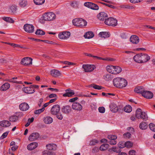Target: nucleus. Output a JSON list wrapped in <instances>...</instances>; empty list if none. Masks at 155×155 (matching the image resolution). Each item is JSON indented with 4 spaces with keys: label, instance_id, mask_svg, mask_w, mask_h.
Wrapping results in <instances>:
<instances>
[{
    "label": "nucleus",
    "instance_id": "nucleus-1",
    "mask_svg": "<svg viewBox=\"0 0 155 155\" xmlns=\"http://www.w3.org/2000/svg\"><path fill=\"white\" fill-rule=\"evenodd\" d=\"M73 25L77 27L82 28L86 25L87 22L82 18H75L73 20Z\"/></svg>",
    "mask_w": 155,
    "mask_h": 155
},
{
    "label": "nucleus",
    "instance_id": "nucleus-2",
    "mask_svg": "<svg viewBox=\"0 0 155 155\" xmlns=\"http://www.w3.org/2000/svg\"><path fill=\"white\" fill-rule=\"evenodd\" d=\"M135 115L138 119H142L145 120H147L148 117L147 114L144 112H143L140 108H138L137 110Z\"/></svg>",
    "mask_w": 155,
    "mask_h": 155
},
{
    "label": "nucleus",
    "instance_id": "nucleus-3",
    "mask_svg": "<svg viewBox=\"0 0 155 155\" xmlns=\"http://www.w3.org/2000/svg\"><path fill=\"white\" fill-rule=\"evenodd\" d=\"M55 18V14L52 12H49L45 13L43 15V19L45 21H51Z\"/></svg>",
    "mask_w": 155,
    "mask_h": 155
},
{
    "label": "nucleus",
    "instance_id": "nucleus-4",
    "mask_svg": "<svg viewBox=\"0 0 155 155\" xmlns=\"http://www.w3.org/2000/svg\"><path fill=\"white\" fill-rule=\"evenodd\" d=\"M104 23L109 26H115L117 25V20L113 18L110 17L105 21Z\"/></svg>",
    "mask_w": 155,
    "mask_h": 155
},
{
    "label": "nucleus",
    "instance_id": "nucleus-5",
    "mask_svg": "<svg viewBox=\"0 0 155 155\" xmlns=\"http://www.w3.org/2000/svg\"><path fill=\"white\" fill-rule=\"evenodd\" d=\"M23 28L26 32L31 33L34 32V27L32 25L26 24L24 25Z\"/></svg>",
    "mask_w": 155,
    "mask_h": 155
},
{
    "label": "nucleus",
    "instance_id": "nucleus-6",
    "mask_svg": "<svg viewBox=\"0 0 155 155\" xmlns=\"http://www.w3.org/2000/svg\"><path fill=\"white\" fill-rule=\"evenodd\" d=\"M32 59L28 57H25L22 59L21 64L24 65H28L32 64Z\"/></svg>",
    "mask_w": 155,
    "mask_h": 155
},
{
    "label": "nucleus",
    "instance_id": "nucleus-7",
    "mask_svg": "<svg viewBox=\"0 0 155 155\" xmlns=\"http://www.w3.org/2000/svg\"><path fill=\"white\" fill-rule=\"evenodd\" d=\"M60 110V106L58 104L53 105L51 110V113L54 115L57 114L59 112Z\"/></svg>",
    "mask_w": 155,
    "mask_h": 155
},
{
    "label": "nucleus",
    "instance_id": "nucleus-8",
    "mask_svg": "<svg viewBox=\"0 0 155 155\" xmlns=\"http://www.w3.org/2000/svg\"><path fill=\"white\" fill-rule=\"evenodd\" d=\"M71 33L69 31H64L58 34V37L62 39H66L69 38Z\"/></svg>",
    "mask_w": 155,
    "mask_h": 155
},
{
    "label": "nucleus",
    "instance_id": "nucleus-9",
    "mask_svg": "<svg viewBox=\"0 0 155 155\" xmlns=\"http://www.w3.org/2000/svg\"><path fill=\"white\" fill-rule=\"evenodd\" d=\"M82 68L84 69L85 72H89L93 71L95 68V67L93 65L84 64Z\"/></svg>",
    "mask_w": 155,
    "mask_h": 155
},
{
    "label": "nucleus",
    "instance_id": "nucleus-10",
    "mask_svg": "<svg viewBox=\"0 0 155 155\" xmlns=\"http://www.w3.org/2000/svg\"><path fill=\"white\" fill-rule=\"evenodd\" d=\"M72 108L73 110L80 111L82 109V106L79 103L76 102L73 103L72 105Z\"/></svg>",
    "mask_w": 155,
    "mask_h": 155
},
{
    "label": "nucleus",
    "instance_id": "nucleus-11",
    "mask_svg": "<svg viewBox=\"0 0 155 155\" xmlns=\"http://www.w3.org/2000/svg\"><path fill=\"white\" fill-rule=\"evenodd\" d=\"M39 137V134L38 133L36 132L33 133L31 134L28 137V140L31 141H34L37 139Z\"/></svg>",
    "mask_w": 155,
    "mask_h": 155
},
{
    "label": "nucleus",
    "instance_id": "nucleus-12",
    "mask_svg": "<svg viewBox=\"0 0 155 155\" xmlns=\"http://www.w3.org/2000/svg\"><path fill=\"white\" fill-rule=\"evenodd\" d=\"M130 41L133 44H137L139 41V38L136 35H132L130 39Z\"/></svg>",
    "mask_w": 155,
    "mask_h": 155
},
{
    "label": "nucleus",
    "instance_id": "nucleus-13",
    "mask_svg": "<svg viewBox=\"0 0 155 155\" xmlns=\"http://www.w3.org/2000/svg\"><path fill=\"white\" fill-rule=\"evenodd\" d=\"M20 110L23 111L28 110L29 107L28 104L24 102L21 104L19 106Z\"/></svg>",
    "mask_w": 155,
    "mask_h": 155
},
{
    "label": "nucleus",
    "instance_id": "nucleus-14",
    "mask_svg": "<svg viewBox=\"0 0 155 155\" xmlns=\"http://www.w3.org/2000/svg\"><path fill=\"white\" fill-rule=\"evenodd\" d=\"M142 96L147 99H151L153 97V94L151 92L145 90L143 93H142Z\"/></svg>",
    "mask_w": 155,
    "mask_h": 155
},
{
    "label": "nucleus",
    "instance_id": "nucleus-15",
    "mask_svg": "<svg viewBox=\"0 0 155 155\" xmlns=\"http://www.w3.org/2000/svg\"><path fill=\"white\" fill-rule=\"evenodd\" d=\"M98 18L101 21H105L108 18L107 15L104 12H100L97 16Z\"/></svg>",
    "mask_w": 155,
    "mask_h": 155
},
{
    "label": "nucleus",
    "instance_id": "nucleus-16",
    "mask_svg": "<svg viewBox=\"0 0 155 155\" xmlns=\"http://www.w3.org/2000/svg\"><path fill=\"white\" fill-rule=\"evenodd\" d=\"M23 91L27 94H32L35 92V90L33 89L31 85L29 87H25L23 88Z\"/></svg>",
    "mask_w": 155,
    "mask_h": 155
},
{
    "label": "nucleus",
    "instance_id": "nucleus-17",
    "mask_svg": "<svg viewBox=\"0 0 155 155\" xmlns=\"http://www.w3.org/2000/svg\"><path fill=\"white\" fill-rule=\"evenodd\" d=\"M141 54L142 63L146 62L150 60V57L147 54L142 53H141Z\"/></svg>",
    "mask_w": 155,
    "mask_h": 155
},
{
    "label": "nucleus",
    "instance_id": "nucleus-18",
    "mask_svg": "<svg viewBox=\"0 0 155 155\" xmlns=\"http://www.w3.org/2000/svg\"><path fill=\"white\" fill-rule=\"evenodd\" d=\"M71 106L69 105L64 106L61 109L62 111L65 114L69 113L71 112Z\"/></svg>",
    "mask_w": 155,
    "mask_h": 155
},
{
    "label": "nucleus",
    "instance_id": "nucleus-19",
    "mask_svg": "<svg viewBox=\"0 0 155 155\" xmlns=\"http://www.w3.org/2000/svg\"><path fill=\"white\" fill-rule=\"evenodd\" d=\"M121 79L122 78H116L113 79V84L114 86L119 88Z\"/></svg>",
    "mask_w": 155,
    "mask_h": 155
},
{
    "label": "nucleus",
    "instance_id": "nucleus-20",
    "mask_svg": "<svg viewBox=\"0 0 155 155\" xmlns=\"http://www.w3.org/2000/svg\"><path fill=\"white\" fill-rule=\"evenodd\" d=\"M51 75L54 77H57L61 75V72L56 69L52 70L51 71Z\"/></svg>",
    "mask_w": 155,
    "mask_h": 155
},
{
    "label": "nucleus",
    "instance_id": "nucleus-21",
    "mask_svg": "<svg viewBox=\"0 0 155 155\" xmlns=\"http://www.w3.org/2000/svg\"><path fill=\"white\" fill-rule=\"evenodd\" d=\"M38 146V143L36 142H33L29 144L27 146L28 150H31L35 148Z\"/></svg>",
    "mask_w": 155,
    "mask_h": 155
},
{
    "label": "nucleus",
    "instance_id": "nucleus-22",
    "mask_svg": "<svg viewBox=\"0 0 155 155\" xmlns=\"http://www.w3.org/2000/svg\"><path fill=\"white\" fill-rule=\"evenodd\" d=\"M134 60L136 62L142 63L141 54H138L135 55L133 58Z\"/></svg>",
    "mask_w": 155,
    "mask_h": 155
},
{
    "label": "nucleus",
    "instance_id": "nucleus-23",
    "mask_svg": "<svg viewBox=\"0 0 155 155\" xmlns=\"http://www.w3.org/2000/svg\"><path fill=\"white\" fill-rule=\"evenodd\" d=\"M145 90L142 87L139 86L136 87L134 90V91L137 93H140L142 95V93H143Z\"/></svg>",
    "mask_w": 155,
    "mask_h": 155
},
{
    "label": "nucleus",
    "instance_id": "nucleus-24",
    "mask_svg": "<svg viewBox=\"0 0 155 155\" xmlns=\"http://www.w3.org/2000/svg\"><path fill=\"white\" fill-rule=\"evenodd\" d=\"M127 81L124 79L122 78L119 88H122L125 87L127 85Z\"/></svg>",
    "mask_w": 155,
    "mask_h": 155
},
{
    "label": "nucleus",
    "instance_id": "nucleus-25",
    "mask_svg": "<svg viewBox=\"0 0 155 155\" xmlns=\"http://www.w3.org/2000/svg\"><path fill=\"white\" fill-rule=\"evenodd\" d=\"M46 147L48 149L50 150H56L57 148L56 145L53 143L47 144L46 145Z\"/></svg>",
    "mask_w": 155,
    "mask_h": 155
},
{
    "label": "nucleus",
    "instance_id": "nucleus-26",
    "mask_svg": "<svg viewBox=\"0 0 155 155\" xmlns=\"http://www.w3.org/2000/svg\"><path fill=\"white\" fill-rule=\"evenodd\" d=\"M114 69H113V71H112L113 72V74H119L121 71V68L119 66H114Z\"/></svg>",
    "mask_w": 155,
    "mask_h": 155
},
{
    "label": "nucleus",
    "instance_id": "nucleus-27",
    "mask_svg": "<svg viewBox=\"0 0 155 155\" xmlns=\"http://www.w3.org/2000/svg\"><path fill=\"white\" fill-rule=\"evenodd\" d=\"M11 125V123L8 120H3L0 123V125L4 127H7Z\"/></svg>",
    "mask_w": 155,
    "mask_h": 155
},
{
    "label": "nucleus",
    "instance_id": "nucleus-28",
    "mask_svg": "<svg viewBox=\"0 0 155 155\" xmlns=\"http://www.w3.org/2000/svg\"><path fill=\"white\" fill-rule=\"evenodd\" d=\"M110 107L111 110L114 112H117L119 109L118 107L114 104H111L110 105Z\"/></svg>",
    "mask_w": 155,
    "mask_h": 155
},
{
    "label": "nucleus",
    "instance_id": "nucleus-29",
    "mask_svg": "<svg viewBox=\"0 0 155 155\" xmlns=\"http://www.w3.org/2000/svg\"><path fill=\"white\" fill-rule=\"evenodd\" d=\"M10 87V85L8 83H5L3 84L0 87V90L2 91H6Z\"/></svg>",
    "mask_w": 155,
    "mask_h": 155
},
{
    "label": "nucleus",
    "instance_id": "nucleus-30",
    "mask_svg": "<svg viewBox=\"0 0 155 155\" xmlns=\"http://www.w3.org/2000/svg\"><path fill=\"white\" fill-rule=\"evenodd\" d=\"M19 5L22 8L27 6L28 5V2L26 0H21L19 2Z\"/></svg>",
    "mask_w": 155,
    "mask_h": 155
},
{
    "label": "nucleus",
    "instance_id": "nucleus-31",
    "mask_svg": "<svg viewBox=\"0 0 155 155\" xmlns=\"http://www.w3.org/2000/svg\"><path fill=\"white\" fill-rule=\"evenodd\" d=\"M94 35L92 31H88L86 33L84 36L85 38L90 39L93 38Z\"/></svg>",
    "mask_w": 155,
    "mask_h": 155
},
{
    "label": "nucleus",
    "instance_id": "nucleus-32",
    "mask_svg": "<svg viewBox=\"0 0 155 155\" xmlns=\"http://www.w3.org/2000/svg\"><path fill=\"white\" fill-rule=\"evenodd\" d=\"M110 34L108 32H100L99 35L101 37L104 38H107L110 36Z\"/></svg>",
    "mask_w": 155,
    "mask_h": 155
},
{
    "label": "nucleus",
    "instance_id": "nucleus-33",
    "mask_svg": "<svg viewBox=\"0 0 155 155\" xmlns=\"http://www.w3.org/2000/svg\"><path fill=\"white\" fill-rule=\"evenodd\" d=\"M44 121L46 124H50L52 122L53 119L51 117H47L44 118Z\"/></svg>",
    "mask_w": 155,
    "mask_h": 155
},
{
    "label": "nucleus",
    "instance_id": "nucleus-34",
    "mask_svg": "<svg viewBox=\"0 0 155 155\" xmlns=\"http://www.w3.org/2000/svg\"><path fill=\"white\" fill-rule=\"evenodd\" d=\"M109 147V145L108 144L105 143L101 145L99 149L100 150L104 151L107 150Z\"/></svg>",
    "mask_w": 155,
    "mask_h": 155
},
{
    "label": "nucleus",
    "instance_id": "nucleus-35",
    "mask_svg": "<svg viewBox=\"0 0 155 155\" xmlns=\"http://www.w3.org/2000/svg\"><path fill=\"white\" fill-rule=\"evenodd\" d=\"M147 125L146 123L143 122L140 123L139 125L140 128L142 130L146 129L147 128Z\"/></svg>",
    "mask_w": 155,
    "mask_h": 155
},
{
    "label": "nucleus",
    "instance_id": "nucleus-36",
    "mask_svg": "<svg viewBox=\"0 0 155 155\" xmlns=\"http://www.w3.org/2000/svg\"><path fill=\"white\" fill-rule=\"evenodd\" d=\"M99 141L98 140L95 139H92L90 141L89 145L90 146H94L96 145V144L98 143Z\"/></svg>",
    "mask_w": 155,
    "mask_h": 155
},
{
    "label": "nucleus",
    "instance_id": "nucleus-37",
    "mask_svg": "<svg viewBox=\"0 0 155 155\" xmlns=\"http://www.w3.org/2000/svg\"><path fill=\"white\" fill-rule=\"evenodd\" d=\"M9 9L12 13L15 14L16 13L17 9V6L15 5H12L10 7Z\"/></svg>",
    "mask_w": 155,
    "mask_h": 155
},
{
    "label": "nucleus",
    "instance_id": "nucleus-38",
    "mask_svg": "<svg viewBox=\"0 0 155 155\" xmlns=\"http://www.w3.org/2000/svg\"><path fill=\"white\" fill-rule=\"evenodd\" d=\"M2 18L4 21L10 23H12L14 22V21L13 19L10 17H3Z\"/></svg>",
    "mask_w": 155,
    "mask_h": 155
},
{
    "label": "nucleus",
    "instance_id": "nucleus-39",
    "mask_svg": "<svg viewBox=\"0 0 155 155\" xmlns=\"http://www.w3.org/2000/svg\"><path fill=\"white\" fill-rule=\"evenodd\" d=\"M74 94V91H71L70 92H66L65 93L63 94V96L64 97H71Z\"/></svg>",
    "mask_w": 155,
    "mask_h": 155
},
{
    "label": "nucleus",
    "instance_id": "nucleus-40",
    "mask_svg": "<svg viewBox=\"0 0 155 155\" xmlns=\"http://www.w3.org/2000/svg\"><path fill=\"white\" fill-rule=\"evenodd\" d=\"M124 110L125 112L130 113L131 111L132 108L129 105H127L124 107Z\"/></svg>",
    "mask_w": 155,
    "mask_h": 155
},
{
    "label": "nucleus",
    "instance_id": "nucleus-41",
    "mask_svg": "<svg viewBox=\"0 0 155 155\" xmlns=\"http://www.w3.org/2000/svg\"><path fill=\"white\" fill-rule=\"evenodd\" d=\"M9 120L11 122H15L18 120V117L15 115H12L9 117Z\"/></svg>",
    "mask_w": 155,
    "mask_h": 155
},
{
    "label": "nucleus",
    "instance_id": "nucleus-42",
    "mask_svg": "<svg viewBox=\"0 0 155 155\" xmlns=\"http://www.w3.org/2000/svg\"><path fill=\"white\" fill-rule=\"evenodd\" d=\"M104 79L106 81H110L112 78L111 74H110L104 75Z\"/></svg>",
    "mask_w": 155,
    "mask_h": 155
},
{
    "label": "nucleus",
    "instance_id": "nucleus-43",
    "mask_svg": "<svg viewBox=\"0 0 155 155\" xmlns=\"http://www.w3.org/2000/svg\"><path fill=\"white\" fill-rule=\"evenodd\" d=\"M114 66L108 65L106 67V70L109 72L113 74V72L112 71H113V69H114Z\"/></svg>",
    "mask_w": 155,
    "mask_h": 155
},
{
    "label": "nucleus",
    "instance_id": "nucleus-44",
    "mask_svg": "<svg viewBox=\"0 0 155 155\" xmlns=\"http://www.w3.org/2000/svg\"><path fill=\"white\" fill-rule=\"evenodd\" d=\"M85 55L89 56L92 57L94 58L95 59H97L98 60H107L106 59L103 58H102L97 57L95 56H93L91 54H88L87 53H85Z\"/></svg>",
    "mask_w": 155,
    "mask_h": 155
},
{
    "label": "nucleus",
    "instance_id": "nucleus-45",
    "mask_svg": "<svg viewBox=\"0 0 155 155\" xmlns=\"http://www.w3.org/2000/svg\"><path fill=\"white\" fill-rule=\"evenodd\" d=\"M35 34L37 35H43L45 34V32L40 29H37L35 32Z\"/></svg>",
    "mask_w": 155,
    "mask_h": 155
},
{
    "label": "nucleus",
    "instance_id": "nucleus-46",
    "mask_svg": "<svg viewBox=\"0 0 155 155\" xmlns=\"http://www.w3.org/2000/svg\"><path fill=\"white\" fill-rule=\"evenodd\" d=\"M45 2V0H34V2L37 5H42Z\"/></svg>",
    "mask_w": 155,
    "mask_h": 155
},
{
    "label": "nucleus",
    "instance_id": "nucleus-47",
    "mask_svg": "<svg viewBox=\"0 0 155 155\" xmlns=\"http://www.w3.org/2000/svg\"><path fill=\"white\" fill-rule=\"evenodd\" d=\"M45 110V109L44 107H42L41 109L36 110L35 111L34 113L36 114H39L43 112Z\"/></svg>",
    "mask_w": 155,
    "mask_h": 155
},
{
    "label": "nucleus",
    "instance_id": "nucleus-48",
    "mask_svg": "<svg viewBox=\"0 0 155 155\" xmlns=\"http://www.w3.org/2000/svg\"><path fill=\"white\" fill-rule=\"evenodd\" d=\"M52 152L48 150H45L42 152L43 155H53Z\"/></svg>",
    "mask_w": 155,
    "mask_h": 155
},
{
    "label": "nucleus",
    "instance_id": "nucleus-49",
    "mask_svg": "<svg viewBox=\"0 0 155 155\" xmlns=\"http://www.w3.org/2000/svg\"><path fill=\"white\" fill-rule=\"evenodd\" d=\"M93 3L89 2H87L84 3V5L89 8H91Z\"/></svg>",
    "mask_w": 155,
    "mask_h": 155
},
{
    "label": "nucleus",
    "instance_id": "nucleus-50",
    "mask_svg": "<svg viewBox=\"0 0 155 155\" xmlns=\"http://www.w3.org/2000/svg\"><path fill=\"white\" fill-rule=\"evenodd\" d=\"M107 138L110 140H115L117 138V137L115 135H109L108 136Z\"/></svg>",
    "mask_w": 155,
    "mask_h": 155
},
{
    "label": "nucleus",
    "instance_id": "nucleus-51",
    "mask_svg": "<svg viewBox=\"0 0 155 155\" xmlns=\"http://www.w3.org/2000/svg\"><path fill=\"white\" fill-rule=\"evenodd\" d=\"M99 149L98 147H95L92 150L91 152L93 153H95L98 152Z\"/></svg>",
    "mask_w": 155,
    "mask_h": 155
},
{
    "label": "nucleus",
    "instance_id": "nucleus-52",
    "mask_svg": "<svg viewBox=\"0 0 155 155\" xmlns=\"http://www.w3.org/2000/svg\"><path fill=\"white\" fill-rule=\"evenodd\" d=\"M149 127L152 131L155 132V124L152 123H150L149 124Z\"/></svg>",
    "mask_w": 155,
    "mask_h": 155
},
{
    "label": "nucleus",
    "instance_id": "nucleus-53",
    "mask_svg": "<svg viewBox=\"0 0 155 155\" xmlns=\"http://www.w3.org/2000/svg\"><path fill=\"white\" fill-rule=\"evenodd\" d=\"M125 147H130L133 145V143L129 141L125 143Z\"/></svg>",
    "mask_w": 155,
    "mask_h": 155
},
{
    "label": "nucleus",
    "instance_id": "nucleus-54",
    "mask_svg": "<svg viewBox=\"0 0 155 155\" xmlns=\"http://www.w3.org/2000/svg\"><path fill=\"white\" fill-rule=\"evenodd\" d=\"M111 150L117 153H118L121 151V149L116 147H113L111 149Z\"/></svg>",
    "mask_w": 155,
    "mask_h": 155
},
{
    "label": "nucleus",
    "instance_id": "nucleus-55",
    "mask_svg": "<svg viewBox=\"0 0 155 155\" xmlns=\"http://www.w3.org/2000/svg\"><path fill=\"white\" fill-rule=\"evenodd\" d=\"M118 147L120 148H122L125 147V143L124 142H120L118 144Z\"/></svg>",
    "mask_w": 155,
    "mask_h": 155
},
{
    "label": "nucleus",
    "instance_id": "nucleus-56",
    "mask_svg": "<svg viewBox=\"0 0 155 155\" xmlns=\"http://www.w3.org/2000/svg\"><path fill=\"white\" fill-rule=\"evenodd\" d=\"M91 9L94 10H97L99 9V7L97 5L93 3Z\"/></svg>",
    "mask_w": 155,
    "mask_h": 155
},
{
    "label": "nucleus",
    "instance_id": "nucleus-57",
    "mask_svg": "<svg viewBox=\"0 0 155 155\" xmlns=\"http://www.w3.org/2000/svg\"><path fill=\"white\" fill-rule=\"evenodd\" d=\"M122 8L129 9H133L134 8V7L133 6H131L130 5H123L121 7Z\"/></svg>",
    "mask_w": 155,
    "mask_h": 155
},
{
    "label": "nucleus",
    "instance_id": "nucleus-58",
    "mask_svg": "<svg viewBox=\"0 0 155 155\" xmlns=\"http://www.w3.org/2000/svg\"><path fill=\"white\" fill-rule=\"evenodd\" d=\"M101 3L104 5H106L107 6H108V7H109L110 8H113L114 9L115 8V7L114 6L112 5L107 4H106V3H104V2H101Z\"/></svg>",
    "mask_w": 155,
    "mask_h": 155
},
{
    "label": "nucleus",
    "instance_id": "nucleus-59",
    "mask_svg": "<svg viewBox=\"0 0 155 155\" xmlns=\"http://www.w3.org/2000/svg\"><path fill=\"white\" fill-rule=\"evenodd\" d=\"M9 132H6L4 133L0 137L1 139H3L4 138H5L8 134Z\"/></svg>",
    "mask_w": 155,
    "mask_h": 155
},
{
    "label": "nucleus",
    "instance_id": "nucleus-60",
    "mask_svg": "<svg viewBox=\"0 0 155 155\" xmlns=\"http://www.w3.org/2000/svg\"><path fill=\"white\" fill-rule=\"evenodd\" d=\"M99 111L101 113H104L105 111V109L104 107H100L98 108Z\"/></svg>",
    "mask_w": 155,
    "mask_h": 155
},
{
    "label": "nucleus",
    "instance_id": "nucleus-61",
    "mask_svg": "<svg viewBox=\"0 0 155 155\" xmlns=\"http://www.w3.org/2000/svg\"><path fill=\"white\" fill-rule=\"evenodd\" d=\"M93 87L95 89L101 90L102 89V87L101 86H100L96 84H94L93 86Z\"/></svg>",
    "mask_w": 155,
    "mask_h": 155
},
{
    "label": "nucleus",
    "instance_id": "nucleus-62",
    "mask_svg": "<svg viewBox=\"0 0 155 155\" xmlns=\"http://www.w3.org/2000/svg\"><path fill=\"white\" fill-rule=\"evenodd\" d=\"M108 143L111 145H114L116 144L117 142L115 140H110Z\"/></svg>",
    "mask_w": 155,
    "mask_h": 155
},
{
    "label": "nucleus",
    "instance_id": "nucleus-63",
    "mask_svg": "<svg viewBox=\"0 0 155 155\" xmlns=\"http://www.w3.org/2000/svg\"><path fill=\"white\" fill-rule=\"evenodd\" d=\"M43 101V99L42 98H41L39 99L38 104V105L39 107H41V106L42 104Z\"/></svg>",
    "mask_w": 155,
    "mask_h": 155
},
{
    "label": "nucleus",
    "instance_id": "nucleus-64",
    "mask_svg": "<svg viewBox=\"0 0 155 155\" xmlns=\"http://www.w3.org/2000/svg\"><path fill=\"white\" fill-rule=\"evenodd\" d=\"M56 115V117L58 119L61 120L62 119L63 117L62 115L61 114H59V113H58V114Z\"/></svg>",
    "mask_w": 155,
    "mask_h": 155
}]
</instances>
